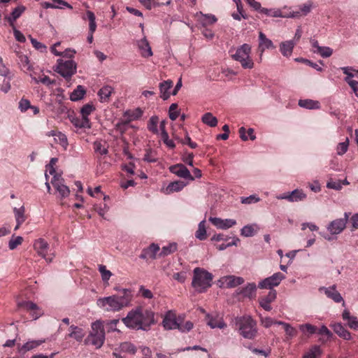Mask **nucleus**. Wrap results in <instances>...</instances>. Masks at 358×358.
Here are the masks:
<instances>
[{
	"label": "nucleus",
	"mask_w": 358,
	"mask_h": 358,
	"mask_svg": "<svg viewBox=\"0 0 358 358\" xmlns=\"http://www.w3.org/2000/svg\"><path fill=\"white\" fill-rule=\"evenodd\" d=\"M122 321L129 329L148 331L155 324V314L152 310L137 307L129 311Z\"/></svg>",
	"instance_id": "1"
},
{
	"label": "nucleus",
	"mask_w": 358,
	"mask_h": 358,
	"mask_svg": "<svg viewBox=\"0 0 358 358\" xmlns=\"http://www.w3.org/2000/svg\"><path fill=\"white\" fill-rule=\"evenodd\" d=\"M132 294L127 289H122L121 294L99 298L96 305L106 312L116 313L131 305Z\"/></svg>",
	"instance_id": "2"
},
{
	"label": "nucleus",
	"mask_w": 358,
	"mask_h": 358,
	"mask_svg": "<svg viewBox=\"0 0 358 358\" xmlns=\"http://www.w3.org/2000/svg\"><path fill=\"white\" fill-rule=\"evenodd\" d=\"M238 332L244 338L254 340L258 334L257 322L250 315L237 317L235 319Z\"/></svg>",
	"instance_id": "3"
},
{
	"label": "nucleus",
	"mask_w": 358,
	"mask_h": 358,
	"mask_svg": "<svg viewBox=\"0 0 358 358\" xmlns=\"http://www.w3.org/2000/svg\"><path fill=\"white\" fill-rule=\"evenodd\" d=\"M213 275L206 270L196 267L193 270L192 286L196 292L203 293L211 287Z\"/></svg>",
	"instance_id": "4"
},
{
	"label": "nucleus",
	"mask_w": 358,
	"mask_h": 358,
	"mask_svg": "<svg viewBox=\"0 0 358 358\" xmlns=\"http://www.w3.org/2000/svg\"><path fill=\"white\" fill-rule=\"evenodd\" d=\"M230 52L232 59L240 62L243 69H251L254 67V62L250 57L251 46L249 44L244 43L238 47L234 53L232 50H230Z\"/></svg>",
	"instance_id": "5"
},
{
	"label": "nucleus",
	"mask_w": 358,
	"mask_h": 358,
	"mask_svg": "<svg viewBox=\"0 0 358 358\" xmlns=\"http://www.w3.org/2000/svg\"><path fill=\"white\" fill-rule=\"evenodd\" d=\"M89 341L96 347L100 348L105 341V331L103 322L96 320L92 324V330L88 336Z\"/></svg>",
	"instance_id": "6"
},
{
	"label": "nucleus",
	"mask_w": 358,
	"mask_h": 358,
	"mask_svg": "<svg viewBox=\"0 0 358 358\" xmlns=\"http://www.w3.org/2000/svg\"><path fill=\"white\" fill-rule=\"evenodd\" d=\"M77 64L72 60L58 59L55 71L66 80L70 79L76 73Z\"/></svg>",
	"instance_id": "7"
},
{
	"label": "nucleus",
	"mask_w": 358,
	"mask_h": 358,
	"mask_svg": "<svg viewBox=\"0 0 358 358\" xmlns=\"http://www.w3.org/2000/svg\"><path fill=\"white\" fill-rule=\"evenodd\" d=\"M51 184L59 194L60 199H64L70 194V189L64 184V180L60 175H54L51 180Z\"/></svg>",
	"instance_id": "8"
},
{
	"label": "nucleus",
	"mask_w": 358,
	"mask_h": 358,
	"mask_svg": "<svg viewBox=\"0 0 358 358\" xmlns=\"http://www.w3.org/2000/svg\"><path fill=\"white\" fill-rule=\"evenodd\" d=\"M284 278L285 275L280 272H278L259 282L258 287L260 289H271L273 287L278 286Z\"/></svg>",
	"instance_id": "9"
},
{
	"label": "nucleus",
	"mask_w": 358,
	"mask_h": 358,
	"mask_svg": "<svg viewBox=\"0 0 358 358\" xmlns=\"http://www.w3.org/2000/svg\"><path fill=\"white\" fill-rule=\"evenodd\" d=\"M34 248L37 254L45 259L46 262H50L52 261V258L48 257L49 244L43 238H40L36 239L34 243Z\"/></svg>",
	"instance_id": "10"
},
{
	"label": "nucleus",
	"mask_w": 358,
	"mask_h": 358,
	"mask_svg": "<svg viewBox=\"0 0 358 358\" xmlns=\"http://www.w3.org/2000/svg\"><path fill=\"white\" fill-rule=\"evenodd\" d=\"M17 307L26 310L31 311V317L34 320H36L43 315V312L38 306L30 301H22L17 303Z\"/></svg>",
	"instance_id": "11"
},
{
	"label": "nucleus",
	"mask_w": 358,
	"mask_h": 358,
	"mask_svg": "<svg viewBox=\"0 0 358 358\" xmlns=\"http://www.w3.org/2000/svg\"><path fill=\"white\" fill-rule=\"evenodd\" d=\"M278 199H285L289 202H298L304 200L306 194L302 189H296L291 192L285 193L277 196Z\"/></svg>",
	"instance_id": "12"
},
{
	"label": "nucleus",
	"mask_w": 358,
	"mask_h": 358,
	"mask_svg": "<svg viewBox=\"0 0 358 358\" xmlns=\"http://www.w3.org/2000/svg\"><path fill=\"white\" fill-rule=\"evenodd\" d=\"M169 171L172 173L176 175L177 176L189 180H194V178L191 175L189 171L187 169V167L182 164H177L169 167Z\"/></svg>",
	"instance_id": "13"
},
{
	"label": "nucleus",
	"mask_w": 358,
	"mask_h": 358,
	"mask_svg": "<svg viewBox=\"0 0 358 358\" xmlns=\"http://www.w3.org/2000/svg\"><path fill=\"white\" fill-rule=\"evenodd\" d=\"M207 324L212 329H224L227 327L222 317L218 314H207L206 316Z\"/></svg>",
	"instance_id": "14"
},
{
	"label": "nucleus",
	"mask_w": 358,
	"mask_h": 358,
	"mask_svg": "<svg viewBox=\"0 0 358 358\" xmlns=\"http://www.w3.org/2000/svg\"><path fill=\"white\" fill-rule=\"evenodd\" d=\"M209 221L217 229H228L236 224V221L234 219H221L220 217H210Z\"/></svg>",
	"instance_id": "15"
},
{
	"label": "nucleus",
	"mask_w": 358,
	"mask_h": 358,
	"mask_svg": "<svg viewBox=\"0 0 358 358\" xmlns=\"http://www.w3.org/2000/svg\"><path fill=\"white\" fill-rule=\"evenodd\" d=\"M319 290L324 291V294L329 299H331L336 303L343 302V306L345 305V301L341 294L336 290V286L335 285L329 287H320Z\"/></svg>",
	"instance_id": "16"
},
{
	"label": "nucleus",
	"mask_w": 358,
	"mask_h": 358,
	"mask_svg": "<svg viewBox=\"0 0 358 358\" xmlns=\"http://www.w3.org/2000/svg\"><path fill=\"white\" fill-rule=\"evenodd\" d=\"M346 227V220L336 219L331 222L327 229L331 235L341 234Z\"/></svg>",
	"instance_id": "17"
},
{
	"label": "nucleus",
	"mask_w": 358,
	"mask_h": 358,
	"mask_svg": "<svg viewBox=\"0 0 358 358\" xmlns=\"http://www.w3.org/2000/svg\"><path fill=\"white\" fill-rule=\"evenodd\" d=\"M179 320V318L176 319L173 313L169 311L165 315L162 321V324L165 329H176L178 328Z\"/></svg>",
	"instance_id": "18"
},
{
	"label": "nucleus",
	"mask_w": 358,
	"mask_h": 358,
	"mask_svg": "<svg viewBox=\"0 0 358 358\" xmlns=\"http://www.w3.org/2000/svg\"><path fill=\"white\" fill-rule=\"evenodd\" d=\"M260 12L274 17H298L299 15V12H292L288 15H284L280 9H268L265 8H262Z\"/></svg>",
	"instance_id": "19"
},
{
	"label": "nucleus",
	"mask_w": 358,
	"mask_h": 358,
	"mask_svg": "<svg viewBox=\"0 0 358 358\" xmlns=\"http://www.w3.org/2000/svg\"><path fill=\"white\" fill-rule=\"evenodd\" d=\"M137 46L140 54L143 57L148 58L152 56L153 53L152 48L145 37H143L142 39L137 41Z\"/></svg>",
	"instance_id": "20"
},
{
	"label": "nucleus",
	"mask_w": 358,
	"mask_h": 358,
	"mask_svg": "<svg viewBox=\"0 0 358 358\" xmlns=\"http://www.w3.org/2000/svg\"><path fill=\"white\" fill-rule=\"evenodd\" d=\"M159 250V247L157 244H151L148 248L144 249L139 257L142 259H154Z\"/></svg>",
	"instance_id": "21"
},
{
	"label": "nucleus",
	"mask_w": 358,
	"mask_h": 358,
	"mask_svg": "<svg viewBox=\"0 0 358 358\" xmlns=\"http://www.w3.org/2000/svg\"><path fill=\"white\" fill-rule=\"evenodd\" d=\"M25 9V6L22 5L17 6L13 10L10 15L5 17V20L8 22L10 27H14L15 20L22 15Z\"/></svg>",
	"instance_id": "22"
},
{
	"label": "nucleus",
	"mask_w": 358,
	"mask_h": 358,
	"mask_svg": "<svg viewBox=\"0 0 358 358\" xmlns=\"http://www.w3.org/2000/svg\"><path fill=\"white\" fill-rule=\"evenodd\" d=\"M276 298L275 290L271 289L268 294L259 299V304L265 310L270 311L271 306L270 303L273 302Z\"/></svg>",
	"instance_id": "23"
},
{
	"label": "nucleus",
	"mask_w": 358,
	"mask_h": 358,
	"mask_svg": "<svg viewBox=\"0 0 358 358\" xmlns=\"http://www.w3.org/2000/svg\"><path fill=\"white\" fill-rule=\"evenodd\" d=\"M273 49L275 48V46L273 45V42L271 40L268 38L266 35L260 31L259 33V50L261 52V53H263L265 50L266 49Z\"/></svg>",
	"instance_id": "24"
},
{
	"label": "nucleus",
	"mask_w": 358,
	"mask_h": 358,
	"mask_svg": "<svg viewBox=\"0 0 358 358\" xmlns=\"http://www.w3.org/2000/svg\"><path fill=\"white\" fill-rule=\"evenodd\" d=\"M71 123L78 129H90L91 124L88 117H73L71 119Z\"/></svg>",
	"instance_id": "25"
},
{
	"label": "nucleus",
	"mask_w": 358,
	"mask_h": 358,
	"mask_svg": "<svg viewBox=\"0 0 358 358\" xmlns=\"http://www.w3.org/2000/svg\"><path fill=\"white\" fill-rule=\"evenodd\" d=\"M334 331L341 338L345 340L351 338L350 333L342 325L341 323H335L331 325Z\"/></svg>",
	"instance_id": "26"
},
{
	"label": "nucleus",
	"mask_w": 358,
	"mask_h": 358,
	"mask_svg": "<svg viewBox=\"0 0 358 358\" xmlns=\"http://www.w3.org/2000/svg\"><path fill=\"white\" fill-rule=\"evenodd\" d=\"M68 336L74 338L78 342H81L85 335L83 329L75 325L70 326Z\"/></svg>",
	"instance_id": "27"
},
{
	"label": "nucleus",
	"mask_w": 358,
	"mask_h": 358,
	"mask_svg": "<svg viewBox=\"0 0 358 358\" xmlns=\"http://www.w3.org/2000/svg\"><path fill=\"white\" fill-rule=\"evenodd\" d=\"M196 17L203 27L213 24L217 22L216 17L211 14H203L201 12H199L196 13Z\"/></svg>",
	"instance_id": "28"
},
{
	"label": "nucleus",
	"mask_w": 358,
	"mask_h": 358,
	"mask_svg": "<svg viewBox=\"0 0 358 358\" xmlns=\"http://www.w3.org/2000/svg\"><path fill=\"white\" fill-rule=\"evenodd\" d=\"M342 318L343 320L348 322V325L350 328L355 330L358 329V320L356 317L350 315V313L348 310H344L342 314Z\"/></svg>",
	"instance_id": "29"
},
{
	"label": "nucleus",
	"mask_w": 358,
	"mask_h": 358,
	"mask_svg": "<svg viewBox=\"0 0 358 358\" xmlns=\"http://www.w3.org/2000/svg\"><path fill=\"white\" fill-rule=\"evenodd\" d=\"M160 96L162 99L166 100L170 97L169 90L173 87V82L171 80H165L159 84Z\"/></svg>",
	"instance_id": "30"
},
{
	"label": "nucleus",
	"mask_w": 358,
	"mask_h": 358,
	"mask_svg": "<svg viewBox=\"0 0 358 358\" xmlns=\"http://www.w3.org/2000/svg\"><path fill=\"white\" fill-rule=\"evenodd\" d=\"M223 282L229 288L235 287L244 282V279L242 277H237L234 275L225 276L222 278Z\"/></svg>",
	"instance_id": "31"
},
{
	"label": "nucleus",
	"mask_w": 358,
	"mask_h": 358,
	"mask_svg": "<svg viewBox=\"0 0 358 358\" xmlns=\"http://www.w3.org/2000/svg\"><path fill=\"white\" fill-rule=\"evenodd\" d=\"M113 92V88L109 85L103 86L98 92V96L101 102H108Z\"/></svg>",
	"instance_id": "32"
},
{
	"label": "nucleus",
	"mask_w": 358,
	"mask_h": 358,
	"mask_svg": "<svg viewBox=\"0 0 358 358\" xmlns=\"http://www.w3.org/2000/svg\"><path fill=\"white\" fill-rule=\"evenodd\" d=\"M295 42L294 41H287L280 45V50L283 56L289 57L293 51Z\"/></svg>",
	"instance_id": "33"
},
{
	"label": "nucleus",
	"mask_w": 358,
	"mask_h": 358,
	"mask_svg": "<svg viewBox=\"0 0 358 358\" xmlns=\"http://www.w3.org/2000/svg\"><path fill=\"white\" fill-rule=\"evenodd\" d=\"M186 186V183L182 181H175L171 182L165 189L166 194H171L182 190Z\"/></svg>",
	"instance_id": "34"
},
{
	"label": "nucleus",
	"mask_w": 358,
	"mask_h": 358,
	"mask_svg": "<svg viewBox=\"0 0 358 358\" xmlns=\"http://www.w3.org/2000/svg\"><path fill=\"white\" fill-rule=\"evenodd\" d=\"M299 106L306 109H319L320 108V102L312 99H300Z\"/></svg>",
	"instance_id": "35"
},
{
	"label": "nucleus",
	"mask_w": 358,
	"mask_h": 358,
	"mask_svg": "<svg viewBox=\"0 0 358 358\" xmlns=\"http://www.w3.org/2000/svg\"><path fill=\"white\" fill-rule=\"evenodd\" d=\"M86 92L85 88L82 85H78L77 87L71 92L70 95V99L73 101H77L82 99Z\"/></svg>",
	"instance_id": "36"
},
{
	"label": "nucleus",
	"mask_w": 358,
	"mask_h": 358,
	"mask_svg": "<svg viewBox=\"0 0 358 358\" xmlns=\"http://www.w3.org/2000/svg\"><path fill=\"white\" fill-rule=\"evenodd\" d=\"M201 121L210 127H216L218 122L217 117L213 116L211 113H206L202 116Z\"/></svg>",
	"instance_id": "37"
},
{
	"label": "nucleus",
	"mask_w": 358,
	"mask_h": 358,
	"mask_svg": "<svg viewBox=\"0 0 358 358\" xmlns=\"http://www.w3.org/2000/svg\"><path fill=\"white\" fill-rule=\"evenodd\" d=\"M256 289L257 286L255 283H249L241 289V294L244 297L252 298L255 295Z\"/></svg>",
	"instance_id": "38"
},
{
	"label": "nucleus",
	"mask_w": 358,
	"mask_h": 358,
	"mask_svg": "<svg viewBox=\"0 0 358 358\" xmlns=\"http://www.w3.org/2000/svg\"><path fill=\"white\" fill-rule=\"evenodd\" d=\"M43 343H45L43 339L29 341L22 346L21 350L24 352L29 351L36 348Z\"/></svg>",
	"instance_id": "39"
},
{
	"label": "nucleus",
	"mask_w": 358,
	"mask_h": 358,
	"mask_svg": "<svg viewBox=\"0 0 358 358\" xmlns=\"http://www.w3.org/2000/svg\"><path fill=\"white\" fill-rule=\"evenodd\" d=\"M206 221L202 220L199 222L198 229L195 233V236L200 241L206 240L207 238L206 229L205 225Z\"/></svg>",
	"instance_id": "40"
},
{
	"label": "nucleus",
	"mask_w": 358,
	"mask_h": 358,
	"mask_svg": "<svg viewBox=\"0 0 358 358\" xmlns=\"http://www.w3.org/2000/svg\"><path fill=\"white\" fill-rule=\"evenodd\" d=\"M322 354L321 349L318 345H314L306 352L303 358H319Z\"/></svg>",
	"instance_id": "41"
},
{
	"label": "nucleus",
	"mask_w": 358,
	"mask_h": 358,
	"mask_svg": "<svg viewBox=\"0 0 358 358\" xmlns=\"http://www.w3.org/2000/svg\"><path fill=\"white\" fill-rule=\"evenodd\" d=\"M119 350L122 352L134 355L136 352V347L129 342H124L120 345Z\"/></svg>",
	"instance_id": "42"
},
{
	"label": "nucleus",
	"mask_w": 358,
	"mask_h": 358,
	"mask_svg": "<svg viewBox=\"0 0 358 358\" xmlns=\"http://www.w3.org/2000/svg\"><path fill=\"white\" fill-rule=\"evenodd\" d=\"M24 211L25 210L24 206H21L19 208H14L13 212L15 214V220L16 222H18V224H22L25 221L26 217L24 216Z\"/></svg>",
	"instance_id": "43"
},
{
	"label": "nucleus",
	"mask_w": 358,
	"mask_h": 358,
	"mask_svg": "<svg viewBox=\"0 0 358 358\" xmlns=\"http://www.w3.org/2000/svg\"><path fill=\"white\" fill-rule=\"evenodd\" d=\"M159 118L157 116H152L148 123V129L153 134H157L159 133L157 124Z\"/></svg>",
	"instance_id": "44"
},
{
	"label": "nucleus",
	"mask_w": 358,
	"mask_h": 358,
	"mask_svg": "<svg viewBox=\"0 0 358 358\" xmlns=\"http://www.w3.org/2000/svg\"><path fill=\"white\" fill-rule=\"evenodd\" d=\"M313 52L319 54L323 58L329 57L333 54V50L327 46H321L318 50H314Z\"/></svg>",
	"instance_id": "45"
},
{
	"label": "nucleus",
	"mask_w": 358,
	"mask_h": 358,
	"mask_svg": "<svg viewBox=\"0 0 358 358\" xmlns=\"http://www.w3.org/2000/svg\"><path fill=\"white\" fill-rule=\"evenodd\" d=\"M87 16L89 20V31L94 34L96 28V17L94 13L90 10L87 11Z\"/></svg>",
	"instance_id": "46"
},
{
	"label": "nucleus",
	"mask_w": 358,
	"mask_h": 358,
	"mask_svg": "<svg viewBox=\"0 0 358 358\" xmlns=\"http://www.w3.org/2000/svg\"><path fill=\"white\" fill-rule=\"evenodd\" d=\"M23 242V238L20 236H13L8 241V248L10 250H13L17 246L20 245Z\"/></svg>",
	"instance_id": "47"
},
{
	"label": "nucleus",
	"mask_w": 358,
	"mask_h": 358,
	"mask_svg": "<svg viewBox=\"0 0 358 358\" xmlns=\"http://www.w3.org/2000/svg\"><path fill=\"white\" fill-rule=\"evenodd\" d=\"M20 64L24 71H31V65L30 64L28 57L25 55L19 56Z\"/></svg>",
	"instance_id": "48"
},
{
	"label": "nucleus",
	"mask_w": 358,
	"mask_h": 358,
	"mask_svg": "<svg viewBox=\"0 0 358 358\" xmlns=\"http://www.w3.org/2000/svg\"><path fill=\"white\" fill-rule=\"evenodd\" d=\"M341 70L343 71V73L345 74L347 76L345 78V81L350 85V82H354L355 80L352 78L355 77L354 71L355 69L352 67L345 66L342 67Z\"/></svg>",
	"instance_id": "49"
},
{
	"label": "nucleus",
	"mask_w": 358,
	"mask_h": 358,
	"mask_svg": "<svg viewBox=\"0 0 358 358\" xmlns=\"http://www.w3.org/2000/svg\"><path fill=\"white\" fill-rule=\"evenodd\" d=\"M194 324L191 321H186L185 323H182L181 320H179L177 329L182 333L189 332L193 329Z\"/></svg>",
	"instance_id": "50"
},
{
	"label": "nucleus",
	"mask_w": 358,
	"mask_h": 358,
	"mask_svg": "<svg viewBox=\"0 0 358 358\" xmlns=\"http://www.w3.org/2000/svg\"><path fill=\"white\" fill-rule=\"evenodd\" d=\"M99 271L101 273L102 280L105 282H107L112 276V273L109 270H107L105 265H99Z\"/></svg>",
	"instance_id": "51"
},
{
	"label": "nucleus",
	"mask_w": 358,
	"mask_h": 358,
	"mask_svg": "<svg viewBox=\"0 0 358 358\" xmlns=\"http://www.w3.org/2000/svg\"><path fill=\"white\" fill-rule=\"evenodd\" d=\"M299 328L303 334H314L317 331V327L310 324H300Z\"/></svg>",
	"instance_id": "52"
},
{
	"label": "nucleus",
	"mask_w": 358,
	"mask_h": 358,
	"mask_svg": "<svg viewBox=\"0 0 358 358\" xmlns=\"http://www.w3.org/2000/svg\"><path fill=\"white\" fill-rule=\"evenodd\" d=\"M255 230L253 225H245L241 230V234L245 237H251L255 234Z\"/></svg>",
	"instance_id": "53"
},
{
	"label": "nucleus",
	"mask_w": 358,
	"mask_h": 358,
	"mask_svg": "<svg viewBox=\"0 0 358 358\" xmlns=\"http://www.w3.org/2000/svg\"><path fill=\"white\" fill-rule=\"evenodd\" d=\"M169 116L171 120H176L179 116V111L178 110V104L172 103L169 110Z\"/></svg>",
	"instance_id": "54"
},
{
	"label": "nucleus",
	"mask_w": 358,
	"mask_h": 358,
	"mask_svg": "<svg viewBox=\"0 0 358 358\" xmlns=\"http://www.w3.org/2000/svg\"><path fill=\"white\" fill-rule=\"evenodd\" d=\"M94 110L95 108L92 104H85L80 109L81 116L84 117H88V115H90Z\"/></svg>",
	"instance_id": "55"
},
{
	"label": "nucleus",
	"mask_w": 358,
	"mask_h": 358,
	"mask_svg": "<svg viewBox=\"0 0 358 358\" xmlns=\"http://www.w3.org/2000/svg\"><path fill=\"white\" fill-rule=\"evenodd\" d=\"M94 150L95 152L101 155H105L108 153V149L100 141H95L94 143Z\"/></svg>",
	"instance_id": "56"
},
{
	"label": "nucleus",
	"mask_w": 358,
	"mask_h": 358,
	"mask_svg": "<svg viewBox=\"0 0 358 358\" xmlns=\"http://www.w3.org/2000/svg\"><path fill=\"white\" fill-rule=\"evenodd\" d=\"M55 140L58 142L64 149H66L69 143L67 137L64 134L59 131L57 137L55 138Z\"/></svg>",
	"instance_id": "57"
},
{
	"label": "nucleus",
	"mask_w": 358,
	"mask_h": 358,
	"mask_svg": "<svg viewBox=\"0 0 358 358\" xmlns=\"http://www.w3.org/2000/svg\"><path fill=\"white\" fill-rule=\"evenodd\" d=\"M30 41L32 44V45L37 50H39L41 52H44L47 50L46 45H45L43 43L38 41L36 39L32 38L31 36H29Z\"/></svg>",
	"instance_id": "58"
},
{
	"label": "nucleus",
	"mask_w": 358,
	"mask_h": 358,
	"mask_svg": "<svg viewBox=\"0 0 358 358\" xmlns=\"http://www.w3.org/2000/svg\"><path fill=\"white\" fill-rule=\"evenodd\" d=\"M349 141L348 138H346L345 141L338 143L337 146V154L338 155H343L345 154L348 148Z\"/></svg>",
	"instance_id": "59"
},
{
	"label": "nucleus",
	"mask_w": 358,
	"mask_h": 358,
	"mask_svg": "<svg viewBox=\"0 0 358 358\" xmlns=\"http://www.w3.org/2000/svg\"><path fill=\"white\" fill-rule=\"evenodd\" d=\"M259 200H260L259 197H258L257 196H256L255 194L250 195L249 196L241 198V203H244V204H250L252 203H257L258 201H259Z\"/></svg>",
	"instance_id": "60"
},
{
	"label": "nucleus",
	"mask_w": 358,
	"mask_h": 358,
	"mask_svg": "<svg viewBox=\"0 0 358 358\" xmlns=\"http://www.w3.org/2000/svg\"><path fill=\"white\" fill-rule=\"evenodd\" d=\"M177 250L176 243H171L169 245L164 246L162 250V254L163 255H168Z\"/></svg>",
	"instance_id": "61"
},
{
	"label": "nucleus",
	"mask_w": 358,
	"mask_h": 358,
	"mask_svg": "<svg viewBox=\"0 0 358 358\" xmlns=\"http://www.w3.org/2000/svg\"><path fill=\"white\" fill-rule=\"evenodd\" d=\"M32 78L36 83H41L48 86L51 85L55 83L48 76H43L42 77H39L38 78L32 77Z\"/></svg>",
	"instance_id": "62"
},
{
	"label": "nucleus",
	"mask_w": 358,
	"mask_h": 358,
	"mask_svg": "<svg viewBox=\"0 0 358 358\" xmlns=\"http://www.w3.org/2000/svg\"><path fill=\"white\" fill-rule=\"evenodd\" d=\"M10 78L8 76L4 77L3 84L0 85V90L4 93H7L10 89Z\"/></svg>",
	"instance_id": "63"
},
{
	"label": "nucleus",
	"mask_w": 358,
	"mask_h": 358,
	"mask_svg": "<svg viewBox=\"0 0 358 358\" xmlns=\"http://www.w3.org/2000/svg\"><path fill=\"white\" fill-rule=\"evenodd\" d=\"M327 187L329 189L340 190L342 188L341 180H331L327 182Z\"/></svg>",
	"instance_id": "64"
}]
</instances>
